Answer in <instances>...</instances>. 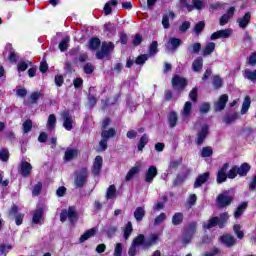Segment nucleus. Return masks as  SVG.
I'll return each instance as SVG.
<instances>
[{"instance_id": "obj_26", "label": "nucleus", "mask_w": 256, "mask_h": 256, "mask_svg": "<svg viewBox=\"0 0 256 256\" xmlns=\"http://www.w3.org/2000/svg\"><path fill=\"white\" fill-rule=\"evenodd\" d=\"M96 233H97L96 228L87 230L83 235L80 236V239H79L80 243H85L87 239H91V237H95Z\"/></svg>"}, {"instance_id": "obj_23", "label": "nucleus", "mask_w": 256, "mask_h": 256, "mask_svg": "<svg viewBox=\"0 0 256 256\" xmlns=\"http://www.w3.org/2000/svg\"><path fill=\"white\" fill-rule=\"evenodd\" d=\"M209 172H206V173H203V174H200L197 178H196V181L194 183V187L195 189L201 187V185L207 183L208 179H209Z\"/></svg>"}, {"instance_id": "obj_47", "label": "nucleus", "mask_w": 256, "mask_h": 256, "mask_svg": "<svg viewBox=\"0 0 256 256\" xmlns=\"http://www.w3.org/2000/svg\"><path fill=\"white\" fill-rule=\"evenodd\" d=\"M139 173V168L138 167H133L130 169L126 175V181H131Z\"/></svg>"}, {"instance_id": "obj_30", "label": "nucleus", "mask_w": 256, "mask_h": 256, "mask_svg": "<svg viewBox=\"0 0 256 256\" xmlns=\"http://www.w3.org/2000/svg\"><path fill=\"white\" fill-rule=\"evenodd\" d=\"M106 199H117V187L110 185L106 191Z\"/></svg>"}, {"instance_id": "obj_5", "label": "nucleus", "mask_w": 256, "mask_h": 256, "mask_svg": "<svg viewBox=\"0 0 256 256\" xmlns=\"http://www.w3.org/2000/svg\"><path fill=\"white\" fill-rule=\"evenodd\" d=\"M114 49L115 45L112 42H103L101 50L96 53L97 59H105Z\"/></svg>"}, {"instance_id": "obj_29", "label": "nucleus", "mask_w": 256, "mask_h": 256, "mask_svg": "<svg viewBox=\"0 0 256 256\" xmlns=\"http://www.w3.org/2000/svg\"><path fill=\"white\" fill-rule=\"evenodd\" d=\"M169 19H175V13L170 11L163 15L162 25H163L164 29H169Z\"/></svg>"}, {"instance_id": "obj_40", "label": "nucleus", "mask_w": 256, "mask_h": 256, "mask_svg": "<svg viewBox=\"0 0 256 256\" xmlns=\"http://www.w3.org/2000/svg\"><path fill=\"white\" fill-rule=\"evenodd\" d=\"M131 233H133V224H131V222H128L124 228V239L125 241H127V239H129V237H131Z\"/></svg>"}, {"instance_id": "obj_52", "label": "nucleus", "mask_w": 256, "mask_h": 256, "mask_svg": "<svg viewBox=\"0 0 256 256\" xmlns=\"http://www.w3.org/2000/svg\"><path fill=\"white\" fill-rule=\"evenodd\" d=\"M158 46L159 44L157 43V41H153L149 47V55L153 57V55H155L159 51L157 49Z\"/></svg>"}, {"instance_id": "obj_48", "label": "nucleus", "mask_w": 256, "mask_h": 256, "mask_svg": "<svg viewBox=\"0 0 256 256\" xmlns=\"http://www.w3.org/2000/svg\"><path fill=\"white\" fill-rule=\"evenodd\" d=\"M167 219V214L165 213H160L155 219H154V226L157 227V225H161L163 221Z\"/></svg>"}, {"instance_id": "obj_6", "label": "nucleus", "mask_w": 256, "mask_h": 256, "mask_svg": "<svg viewBox=\"0 0 256 256\" xmlns=\"http://www.w3.org/2000/svg\"><path fill=\"white\" fill-rule=\"evenodd\" d=\"M183 43L182 39L179 38H170L167 43L165 44L166 52L167 53H175L177 49L181 46Z\"/></svg>"}, {"instance_id": "obj_13", "label": "nucleus", "mask_w": 256, "mask_h": 256, "mask_svg": "<svg viewBox=\"0 0 256 256\" xmlns=\"http://www.w3.org/2000/svg\"><path fill=\"white\" fill-rule=\"evenodd\" d=\"M33 169V166H31V163L29 162H21L19 165V173L22 177H29L31 175V171Z\"/></svg>"}, {"instance_id": "obj_37", "label": "nucleus", "mask_w": 256, "mask_h": 256, "mask_svg": "<svg viewBox=\"0 0 256 256\" xmlns=\"http://www.w3.org/2000/svg\"><path fill=\"white\" fill-rule=\"evenodd\" d=\"M115 130L114 128H110L108 130H103L101 133V137L102 139H107V141H109V139L113 138L115 136Z\"/></svg>"}, {"instance_id": "obj_60", "label": "nucleus", "mask_w": 256, "mask_h": 256, "mask_svg": "<svg viewBox=\"0 0 256 256\" xmlns=\"http://www.w3.org/2000/svg\"><path fill=\"white\" fill-rule=\"evenodd\" d=\"M11 249H13V246H11V245H1L0 246V255H7V253H9V251H11Z\"/></svg>"}, {"instance_id": "obj_19", "label": "nucleus", "mask_w": 256, "mask_h": 256, "mask_svg": "<svg viewBox=\"0 0 256 256\" xmlns=\"http://www.w3.org/2000/svg\"><path fill=\"white\" fill-rule=\"evenodd\" d=\"M157 167L155 166H150L148 170L146 171L145 175V181L146 183H153V179H155L157 175Z\"/></svg>"}, {"instance_id": "obj_44", "label": "nucleus", "mask_w": 256, "mask_h": 256, "mask_svg": "<svg viewBox=\"0 0 256 256\" xmlns=\"http://www.w3.org/2000/svg\"><path fill=\"white\" fill-rule=\"evenodd\" d=\"M69 41H71V38L69 36H66L62 39V41L59 44L60 51H67L69 47Z\"/></svg>"}, {"instance_id": "obj_64", "label": "nucleus", "mask_w": 256, "mask_h": 256, "mask_svg": "<svg viewBox=\"0 0 256 256\" xmlns=\"http://www.w3.org/2000/svg\"><path fill=\"white\" fill-rule=\"evenodd\" d=\"M249 65L255 66L256 65V52H253L250 57L248 58Z\"/></svg>"}, {"instance_id": "obj_33", "label": "nucleus", "mask_w": 256, "mask_h": 256, "mask_svg": "<svg viewBox=\"0 0 256 256\" xmlns=\"http://www.w3.org/2000/svg\"><path fill=\"white\" fill-rule=\"evenodd\" d=\"M249 107H251V98L246 96L242 104L241 115H245L249 111Z\"/></svg>"}, {"instance_id": "obj_49", "label": "nucleus", "mask_w": 256, "mask_h": 256, "mask_svg": "<svg viewBox=\"0 0 256 256\" xmlns=\"http://www.w3.org/2000/svg\"><path fill=\"white\" fill-rule=\"evenodd\" d=\"M99 45H101V40L99 38H92L90 40L89 47L92 49V51H95V49H98Z\"/></svg>"}, {"instance_id": "obj_58", "label": "nucleus", "mask_w": 256, "mask_h": 256, "mask_svg": "<svg viewBox=\"0 0 256 256\" xmlns=\"http://www.w3.org/2000/svg\"><path fill=\"white\" fill-rule=\"evenodd\" d=\"M234 233L237 235L238 239H243L244 233L241 231V226L238 224L234 225Z\"/></svg>"}, {"instance_id": "obj_56", "label": "nucleus", "mask_w": 256, "mask_h": 256, "mask_svg": "<svg viewBox=\"0 0 256 256\" xmlns=\"http://www.w3.org/2000/svg\"><path fill=\"white\" fill-rule=\"evenodd\" d=\"M123 255V244L117 243L114 248V256H122Z\"/></svg>"}, {"instance_id": "obj_43", "label": "nucleus", "mask_w": 256, "mask_h": 256, "mask_svg": "<svg viewBox=\"0 0 256 256\" xmlns=\"http://www.w3.org/2000/svg\"><path fill=\"white\" fill-rule=\"evenodd\" d=\"M212 85L214 89H221L223 87V79L219 76H213Z\"/></svg>"}, {"instance_id": "obj_17", "label": "nucleus", "mask_w": 256, "mask_h": 256, "mask_svg": "<svg viewBox=\"0 0 256 256\" xmlns=\"http://www.w3.org/2000/svg\"><path fill=\"white\" fill-rule=\"evenodd\" d=\"M227 169H229V163H225L217 174V183H225L227 181Z\"/></svg>"}, {"instance_id": "obj_62", "label": "nucleus", "mask_w": 256, "mask_h": 256, "mask_svg": "<svg viewBox=\"0 0 256 256\" xmlns=\"http://www.w3.org/2000/svg\"><path fill=\"white\" fill-rule=\"evenodd\" d=\"M200 113H209V110L211 109V105L209 103L205 102L201 104L200 106Z\"/></svg>"}, {"instance_id": "obj_4", "label": "nucleus", "mask_w": 256, "mask_h": 256, "mask_svg": "<svg viewBox=\"0 0 256 256\" xmlns=\"http://www.w3.org/2000/svg\"><path fill=\"white\" fill-rule=\"evenodd\" d=\"M180 5L189 12L194 11V9L201 11V9L205 7V2L201 0H192V4H189L187 0H180Z\"/></svg>"}, {"instance_id": "obj_55", "label": "nucleus", "mask_w": 256, "mask_h": 256, "mask_svg": "<svg viewBox=\"0 0 256 256\" xmlns=\"http://www.w3.org/2000/svg\"><path fill=\"white\" fill-rule=\"evenodd\" d=\"M203 29H205V22H198L194 27V33H196V35H199L201 31H203Z\"/></svg>"}, {"instance_id": "obj_57", "label": "nucleus", "mask_w": 256, "mask_h": 256, "mask_svg": "<svg viewBox=\"0 0 256 256\" xmlns=\"http://www.w3.org/2000/svg\"><path fill=\"white\" fill-rule=\"evenodd\" d=\"M237 175H239L237 172V166L232 167L227 173L228 179H235Z\"/></svg>"}, {"instance_id": "obj_9", "label": "nucleus", "mask_w": 256, "mask_h": 256, "mask_svg": "<svg viewBox=\"0 0 256 256\" xmlns=\"http://www.w3.org/2000/svg\"><path fill=\"white\" fill-rule=\"evenodd\" d=\"M77 157H79V150L77 148H71V147L66 148L64 152V157H63L66 163H69V161H73L74 159H77Z\"/></svg>"}, {"instance_id": "obj_42", "label": "nucleus", "mask_w": 256, "mask_h": 256, "mask_svg": "<svg viewBox=\"0 0 256 256\" xmlns=\"http://www.w3.org/2000/svg\"><path fill=\"white\" fill-rule=\"evenodd\" d=\"M177 113L175 112H170L168 115V123L171 127V129H173V127H175L177 125Z\"/></svg>"}, {"instance_id": "obj_63", "label": "nucleus", "mask_w": 256, "mask_h": 256, "mask_svg": "<svg viewBox=\"0 0 256 256\" xmlns=\"http://www.w3.org/2000/svg\"><path fill=\"white\" fill-rule=\"evenodd\" d=\"M189 98L191 99V101H193L194 103L197 102V88H194L190 91L189 93Z\"/></svg>"}, {"instance_id": "obj_54", "label": "nucleus", "mask_w": 256, "mask_h": 256, "mask_svg": "<svg viewBox=\"0 0 256 256\" xmlns=\"http://www.w3.org/2000/svg\"><path fill=\"white\" fill-rule=\"evenodd\" d=\"M33 129V122L31 120H26L23 123V132L24 133H29Z\"/></svg>"}, {"instance_id": "obj_14", "label": "nucleus", "mask_w": 256, "mask_h": 256, "mask_svg": "<svg viewBox=\"0 0 256 256\" xmlns=\"http://www.w3.org/2000/svg\"><path fill=\"white\" fill-rule=\"evenodd\" d=\"M191 113H193V103L187 101L184 104V107L181 111V117H182L183 121H187V119H189L191 117Z\"/></svg>"}, {"instance_id": "obj_50", "label": "nucleus", "mask_w": 256, "mask_h": 256, "mask_svg": "<svg viewBox=\"0 0 256 256\" xmlns=\"http://www.w3.org/2000/svg\"><path fill=\"white\" fill-rule=\"evenodd\" d=\"M29 67V62H25V61H20L17 64V71L19 73L23 72V71H27V68Z\"/></svg>"}, {"instance_id": "obj_18", "label": "nucleus", "mask_w": 256, "mask_h": 256, "mask_svg": "<svg viewBox=\"0 0 256 256\" xmlns=\"http://www.w3.org/2000/svg\"><path fill=\"white\" fill-rule=\"evenodd\" d=\"M227 101H229V96H227V94L221 95L218 101L214 104L215 111H223L227 105Z\"/></svg>"}, {"instance_id": "obj_27", "label": "nucleus", "mask_w": 256, "mask_h": 256, "mask_svg": "<svg viewBox=\"0 0 256 256\" xmlns=\"http://www.w3.org/2000/svg\"><path fill=\"white\" fill-rule=\"evenodd\" d=\"M41 221H43V208H38L33 213L32 223L38 225V223H41Z\"/></svg>"}, {"instance_id": "obj_24", "label": "nucleus", "mask_w": 256, "mask_h": 256, "mask_svg": "<svg viewBox=\"0 0 256 256\" xmlns=\"http://www.w3.org/2000/svg\"><path fill=\"white\" fill-rule=\"evenodd\" d=\"M251 171V165L249 163L244 162L241 166H237V172L240 177H245Z\"/></svg>"}, {"instance_id": "obj_41", "label": "nucleus", "mask_w": 256, "mask_h": 256, "mask_svg": "<svg viewBox=\"0 0 256 256\" xmlns=\"http://www.w3.org/2000/svg\"><path fill=\"white\" fill-rule=\"evenodd\" d=\"M147 143H149V136H147V134H144L138 143V151H143V149H145V145H147Z\"/></svg>"}, {"instance_id": "obj_25", "label": "nucleus", "mask_w": 256, "mask_h": 256, "mask_svg": "<svg viewBox=\"0 0 256 256\" xmlns=\"http://www.w3.org/2000/svg\"><path fill=\"white\" fill-rule=\"evenodd\" d=\"M249 21H251V13L247 12L242 18L237 20V23L241 29H245L249 25Z\"/></svg>"}, {"instance_id": "obj_53", "label": "nucleus", "mask_w": 256, "mask_h": 256, "mask_svg": "<svg viewBox=\"0 0 256 256\" xmlns=\"http://www.w3.org/2000/svg\"><path fill=\"white\" fill-rule=\"evenodd\" d=\"M0 161H3L4 163L9 161V150L8 149H2L0 151Z\"/></svg>"}, {"instance_id": "obj_10", "label": "nucleus", "mask_w": 256, "mask_h": 256, "mask_svg": "<svg viewBox=\"0 0 256 256\" xmlns=\"http://www.w3.org/2000/svg\"><path fill=\"white\" fill-rule=\"evenodd\" d=\"M61 118L63 119L64 129H66V131H71V129H73V117L69 114V111L62 112Z\"/></svg>"}, {"instance_id": "obj_20", "label": "nucleus", "mask_w": 256, "mask_h": 256, "mask_svg": "<svg viewBox=\"0 0 256 256\" xmlns=\"http://www.w3.org/2000/svg\"><path fill=\"white\" fill-rule=\"evenodd\" d=\"M216 225H219L220 229H223L222 223L219 222V217H213L208 222H204L203 229H213Z\"/></svg>"}, {"instance_id": "obj_8", "label": "nucleus", "mask_w": 256, "mask_h": 256, "mask_svg": "<svg viewBox=\"0 0 256 256\" xmlns=\"http://www.w3.org/2000/svg\"><path fill=\"white\" fill-rule=\"evenodd\" d=\"M143 243V234L138 235L137 237H135L132 241V244L128 250V255L129 256H136L137 255V246L141 245Z\"/></svg>"}, {"instance_id": "obj_7", "label": "nucleus", "mask_w": 256, "mask_h": 256, "mask_svg": "<svg viewBox=\"0 0 256 256\" xmlns=\"http://www.w3.org/2000/svg\"><path fill=\"white\" fill-rule=\"evenodd\" d=\"M195 233H197V222H192L184 232V243H191V239H193Z\"/></svg>"}, {"instance_id": "obj_38", "label": "nucleus", "mask_w": 256, "mask_h": 256, "mask_svg": "<svg viewBox=\"0 0 256 256\" xmlns=\"http://www.w3.org/2000/svg\"><path fill=\"white\" fill-rule=\"evenodd\" d=\"M68 219L70 223H75V221H77V211H75V207L73 206L68 208Z\"/></svg>"}, {"instance_id": "obj_32", "label": "nucleus", "mask_w": 256, "mask_h": 256, "mask_svg": "<svg viewBox=\"0 0 256 256\" xmlns=\"http://www.w3.org/2000/svg\"><path fill=\"white\" fill-rule=\"evenodd\" d=\"M192 69L195 73H199L201 69H203V59L201 57H197L192 63Z\"/></svg>"}, {"instance_id": "obj_39", "label": "nucleus", "mask_w": 256, "mask_h": 256, "mask_svg": "<svg viewBox=\"0 0 256 256\" xmlns=\"http://www.w3.org/2000/svg\"><path fill=\"white\" fill-rule=\"evenodd\" d=\"M213 51H215V42H210L203 48V55L206 57L207 55H211Z\"/></svg>"}, {"instance_id": "obj_12", "label": "nucleus", "mask_w": 256, "mask_h": 256, "mask_svg": "<svg viewBox=\"0 0 256 256\" xmlns=\"http://www.w3.org/2000/svg\"><path fill=\"white\" fill-rule=\"evenodd\" d=\"M209 134V125L204 124L201 130L198 132V137L196 139L197 145H202L205 139H207V135Z\"/></svg>"}, {"instance_id": "obj_28", "label": "nucleus", "mask_w": 256, "mask_h": 256, "mask_svg": "<svg viewBox=\"0 0 256 256\" xmlns=\"http://www.w3.org/2000/svg\"><path fill=\"white\" fill-rule=\"evenodd\" d=\"M239 119V113L237 112H232L227 114L224 118L223 121L226 123V125H231V123H235Z\"/></svg>"}, {"instance_id": "obj_46", "label": "nucleus", "mask_w": 256, "mask_h": 256, "mask_svg": "<svg viewBox=\"0 0 256 256\" xmlns=\"http://www.w3.org/2000/svg\"><path fill=\"white\" fill-rule=\"evenodd\" d=\"M173 225H181L183 223V213L177 212L172 217Z\"/></svg>"}, {"instance_id": "obj_61", "label": "nucleus", "mask_w": 256, "mask_h": 256, "mask_svg": "<svg viewBox=\"0 0 256 256\" xmlns=\"http://www.w3.org/2000/svg\"><path fill=\"white\" fill-rule=\"evenodd\" d=\"M199 51H201V43H194L190 46V53L195 54L199 53Z\"/></svg>"}, {"instance_id": "obj_3", "label": "nucleus", "mask_w": 256, "mask_h": 256, "mask_svg": "<svg viewBox=\"0 0 256 256\" xmlns=\"http://www.w3.org/2000/svg\"><path fill=\"white\" fill-rule=\"evenodd\" d=\"M233 202V196L229 194V191H224L223 193L219 194L216 199V205L223 209V207H229Z\"/></svg>"}, {"instance_id": "obj_51", "label": "nucleus", "mask_w": 256, "mask_h": 256, "mask_svg": "<svg viewBox=\"0 0 256 256\" xmlns=\"http://www.w3.org/2000/svg\"><path fill=\"white\" fill-rule=\"evenodd\" d=\"M43 189V184L41 183V182H38L35 186H34V188H33V190H32V195L34 196V197H38V195H39V193H41V190Z\"/></svg>"}, {"instance_id": "obj_31", "label": "nucleus", "mask_w": 256, "mask_h": 256, "mask_svg": "<svg viewBox=\"0 0 256 256\" xmlns=\"http://www.w3.org/2000/svg\"><path fill=\"white\" fill-rule=\"evenodd\" d=\"M56 123H57V117L55 116V114H50L48 116V120L46 124L48 131H53V129H55Z\"/></svg>"}, {"instance_id": "obj_59", "label": "nucleus", "mask_w": 256, "mask_h": 256, "mask_svg": "<svg viewBox=\"0 0 256 256\" xmlns=\"http://www.w3.org/2000/svg\"><path fill=\"white\" fill-rule=\"evenodd\" d=\"M149 59V56H147L146 54L144 55H140L136 58V65H143L145 63V61H147Z\"/></svg>"}, {"instance_id": "obj_1", "label": "nucleus", "mask_w": 256, "mask_h": 256, "mask_svg": "<svg viewBox=\"0 0 256 256\" xmlns=\"http://www.w3.org/2000/svg\"><path fill=\"white\" fill-rule=\"evenodd\" d=\"M87 177H89V171L86 167H82L74 173V185L76 189L85 187L87 184Z\"/></svg>"}, {"instance_id": "obj_35", "label": "nucleus", "mask_w": 256, "mask_h": 256, "mask_svg": "<svg viewBox=\"0 0 256 256\" xmlns=\"http://www.w3.org/2000/svg\"><path fill=\"white\" fill-rule=\"evenodd\" d=\"M244 77L245 79H248V81H252V83H256V69L254 71L246 69L244 71Z\"/></svg>"}, {"instance_id": "obj_2", "label": "nucleus", "mask_w": 256, "mask_h": 256, "mask_svg": "<svg viewBox=\"0 0 256 256\" xmlns=\"http://www.w3.org/2000/svg\"><path fill=\"white\" fill-rule=\"evenodd\" d=\"M161 239L160 233H150L146 238L145 235H143L142 240V247L143 249H149L151 247H154V245H157Z\"/></svg>"}, {"instance_id": "obj_34", "label": "nucleus", "mask_w": 256, "mask_h": 256, "mask_svg": "<svg viewBox=\"0 0 256 256\" xmlns=\"http://www.w3.org/2000/svg\"><path fill=\"white\" fill-rule=\"evenodd\" d=\"M119 2L117 1V0H110L109 2H107L106 4H105V6H104V13H105V15H111V13H112V9H111V5L113 6V7H115V6H117V4H118Z\"/></svg>"}, {"instance_id": "obj_45", "label": "nucleus", "mask_w": 256, "mask_h": 256, "mask_svg": "<svg viewBox=\"0 0 256 256\" xmlns=\"http://www.w3.org/2000/svg\"><path fill=\"white\" fill-rule=\"evenodd\" d=\"M246 209H247V202H244L240 206H238L234 213L235 219H239V217L243 215V211H245Z\"/></svg>"}, {"instance_id": "obj_16", "label": "nucleus", "mask_w": 256, "mask_h": 256, "mask_svg": "<svg viewBox=\"0 0 256 256\" xmlns=\"http://www.w3.org/2000/svg\"><path fill=\"white\" fill-rule=\"evenodd\" d=\"M103 167V157L101 156H96L94 160V164L92 167V174L97 177L99 173H101V168Z\"/></svg>"}, {"instance_id": "obj_21", "label": "nucleus", "mask_w": 256, "mask_h": 256, "mask_svg": "<svg viewBox=\"0 0 256 256\" xmlns=\"http://www.w3.org/2000/svg\"><path fill=\"white\" fill-rule=\"evenodd\" d=\"M6 51H8V60L10 63H17V59H19V56L15 52V49H13V46L11 44H7L5 47Z\"/></svg>"}, {"instance_id": "obj_11", "label": "nucleus", "mask_w": 256, "mask_h": 256, "mask_svg": "<svg viewBox=\"0 0 256 256\" xmlns=\"http://www.w3.org/2000/svg\"><path fill=\"white\" fill-rule=\"evenodd\" d=\"M231 33H233L231 29L219 30L214 32L211 35L210 39L212 41H215L217 39H229V37H231Z\"/></svg>"}, {"instance_id": "obj_15", "label": "nucleus", "mask_w": 256, "mask_h": 256, "mask_svg": "<svg viewBox=\"0 0 256 256\" xmlns=\"http://www.w3.org/2000/svg\"><path fill=\"white\" fill-rule=\"evenodd\" d=\"M172 85L174 89L183 90L187 85V80H185V78H181L178 75H176L172 79Z\"/></svg>"}, {"instance_id": "obj_36", "label": "nucleus", "mask_w": 256, "mask_h": 256, "mask_svg": "<svg viewBox=\"0 0 256 256\" xmlns=\"http://www.w3.org/2000/svg\"><path fill=\"white\" fill-rule=\"evenodd\" d=\"M143 217H145V208H136V210L134 211V218L136 219V221H143Z\"/></svg>"}, {"instance_id": "obj_22", "label": "nucleus", "mask_w": 256, "mask_h": 256, "mask_svg": "<svg viewBox=\"0 0 256 256\" xmlns=\"http://www.w3.org/2000/svg\"><path fill=\"white\" fill-rule=\"evenodd\" d=\"M220 241L226 247H233V245H235V243H236L235 237H233L232 235H229V234H225V235L221 236Z\"/></svg>"}]
</instances>
